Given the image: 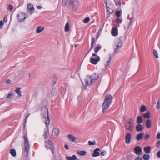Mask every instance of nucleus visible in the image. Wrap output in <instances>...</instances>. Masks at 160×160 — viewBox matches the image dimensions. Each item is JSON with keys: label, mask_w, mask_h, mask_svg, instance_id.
I'll use <instances>...</instances> for the list:
<instances>
[{"label": "nucleus", "mask_w": 160, "mask_h": 160, "mask_svg": "<svg viewBox=\"0 0 160 160\" xmlns=\"http://www.w3.org/2000/svg\"><path fill=\"white\" fill-rule=\"evenodd\" d=\"M42 115L43 117L45 118V122L47 128L44 129V134L43 136L44 137L45 139H46L49 133V128L48 126L49 125L50 121L48 116V110L46 106H44L41 108Z\"/></svg>", "instance_id": "1"}, {"label": "nucleus", "mask_w": 160, "mask_h": 160, "mask_svg": "<svg viewBox=\"0 0 160 160\" xmlns=\"http://www.w3.org/2000/svg\"><path fill=\"white\" fill-rule=\"evenodd\" d=\"M112 99L113 98L110 94H107L106 95L102 105L103 112H105L108 108L109 105L112 103Z\"/></svg>", "instance_id": "2"}, {"label": "nucleus", "mask_w": 160, "mask_h": 160, "mask_svg": "<svg viewBox=\"0 0 160 160\" xmlns=\"http://www.w3.org/2000/svg\"><path fill=\"white\" fill-rule=\"evenodd\" d=\"M23 138L24 140V146L25 147V150L23 154L25 157H27L28 156L30 147L27 134H24L23 136Z\"/></svg>", "instance_id": "3"}, {"label": "nucleus", "mask_w": 160, "mask_h": 160, "mask_svg": "<svg viewBox=\"0 0 160 160\" xmlns=\"http://www.w3.org/2000/svg\"><path fill=\"white\" fill-rule=\"evenodd\" d=\"M79 5L78 2L75 0H71L70 6L73 11H76Z\"/></svg>", "instance_id": "4"}, {"label": "nucleus", "mask_w": 160, "mask_h": 160, "mask_svg": "<svg viewBox=\"0 0 160 160\" xmlns=\"http://www.w3.org/2000/svg\"><path fill=\"white\" fill-rule=\"evenodd\" d=\"M21 14L22 16H24V18L23 19H22V18H19L20 14H18L17 15V19L19 22H23L28 17V14L24 12H21Z\"/></svg>", "instance_id": "5"}, {"label": "nucleus", "mask_w": 160, "mask_h": 160, "mask_svg": "<svg viewBox=\"0 0 160 160\" xmlns=\"http://www.w3.org/2000/svg\"><path fill=\"white\" fill-rule=\"evenodd\" d=\"M100 60V57L98 56H97V58L94 59L93 58L91 57L90 58V62L91 63L93 64H96Z\"/></svg>", "instance_id": "6"}, {"label": "nucleus", "mask_w": 160, "mask_h": 160, "mask_svg": "<svg viewBox=\"0 0 160 160\" xmlns=\"http://www.w3.org/2000/svg\"><path fill=\"white\" fill-rule=\"evenodd\" d=\"M135 153L138 155H140L142 152V148L139 146L136 147L134 149Z\"/></svg>", "instance_id": "7"}, {"label": "nucleus", "mask_w": 160, "mask_h": 160, "mask_svg": "<svg viewBox=\"0 0 160 160\" xmlns=\"http://www.w3.org/2000/svg\"><path fill=\"white\" fill-rule=\"evenodd\" d=\"M45 145L47 149H48L53 147L52 142L50 140H48L45 142Z\"/></svg>", "instance_id": "8"}, {"label": "nucleus", "mask_w": 160, "mask_h": 160, "mask_svg": "<svg viewBox=\"0 0 160 160\" xmlns=\"http://www.w3.org/2000/svg\"><path fill=\"white\" fill-rule=\"evenodd\" d=\"M85 82L86 84L88 85H91L92 83V79L90 76H87L85 79Z\"/></svg>", "instance_id": "9"}, {"label": "nucleus", "mask_w": 160, "mask_h": 160, "mask_svg": "<svg viewBox=\"0 0 160 160\" xmlns=\"http://www.w3.org/2000/svg\"><path fill=\"white\" fill-rule=\"evenodd\" d=\"M131 135L130 133H128L126 135L125 137V142L128 144H129L131 141Z\"/></svg>", "instance_id": "10"}, {"label": "nucleus", "mask_w": 160, "mask_h": 160, "mask_svg": "<svg viewBox=\"0 0 160 160\" xmlns=\"http://www.w3.org/2000/svg\"><path fill=\"white\" fill-rule=\"evenodd\" d=\"M100 151L99 148H98L95 149L93 151V152L92 154V155L93 157H96L99 156L100 152L99 151Z\"/></svg>", "instance_id": "11"}, {"label": "nucleus", "mask_w": 160, "mask_h": 160, "mask_svg": "<svg viewBox=\"0 0 160 160\" xmlns=\"http://www.w3.org/2000/svg\"><path fill=\"white\" fill-rule=\"evenodd\" d=\"M111 34L113 36H116L118 34V29L117 27H113L111 31Z\"/></svg>", "instance_id": "12"}, {"label": "nucleus", "mask_w": 160, "mask_h": 160, "mask_svg": "<svg viewBox=\"0 0 160 160\" xmlns=\"http://www.w3.org/2000/svg\"><path fill=\"white\" fill-rule=\"evenodd\" d=\"M68 138L70 141L73 142L76 139V138L73 134H69L67 136Z\"/></svg>", "instance_id": "13"}, {"label": "nucleus", "mask_w": 160, "mask_h": 160, "mask_svg": "<svg viewBox=\"0 0 160 160\" xmlns=\"http://www.w3.org/2000/svg\"><path fill=\"white\" fill-rule=\"evenodd\" d=\"M71 0H62V5L63 6H70Z\"/></svg>", "instance_id": "14"}, {"label": "nucleus", "mask_w": 160, "mask_h": 160, "mask_svg": "<svg viewBox=\"0 0 160 160\" xmlns=\"http://www.w3.org/2000/svg\"><path fill=\"white\" fill-rule=\"evenodd\" d=\"M125 128L128 130L130 131L131 132L133 131V130L134 126L129 125V124H126L125 125Z\"/></svg>", "instance_id": "15"}, {"label": "nucleus", "mask_w": 160, "mask_h": 160, "mask_svg": "<svg viewBox=\"0 0 160 160\" xmlns=\"http://www.w3.org/2000/svg\"><path fill=\"white\" fill-rule=\"evenodd\" d=\"M144 136V133L141 132L138 134L136 136V139L138 141L141 140Z\"/></svg>", "instance_id": "16"}, {"label": "nucleus", "mask_w": 160, "mask_h": 160, "mask_svg": "<svg viewBox=\"0 0 160 160\" xmlns=\"http://www.w3.org/2000/svg\"><path fill=\"white\" fill-rule=\"evenodd\" d=\"M111 59L112 56L111 54H109L108 57V60L106 61V63L104 64V65L106 67H108L110 64L111 61Z\"/></svg>", "instance_id": "17"}, {"label": "nucleus", "mask_w": 160, "mask_h": 160, "mask_svg": "<svg viewBox=\"0 0 160 160\" xmlns=\"http://www.w3.org/2000/svg\"><path fill=\"white\" fill-rule=\"evenodd\" d=\"M143 129L142 125L140 124H138L136 126V130L138 132L142 131Z\"/></svg>", "instance_id": "18"}, {"label": "nucleus", "mask_w": 160, "mask_h": 160, "mask_svg": "<svg viewBox=\"0 0 160 160\" xmlns=\"http://www.w3.org/2000/svg\"><path fill=\"white\" fill-rule=\"evenodd\" d=\"M21 88L16 87L15 90H14L16 93L18 95V96L20 97H21L22 96L21 91Z\"/></svg>", "instance_id": "19"}, {"label": "nucleus", "mask_w": 160, "mask_h": 160, "mask_svg": "<svg viewBox=\"0 0 160 160\" xmlns=\"http://www.w3.org/2000/svg\"><path fill=\"white\" fill-rule=\"evenodd\" d=\"M77 159V157L75 155H73L72 157L67 156L66 157V160H76Z\"/></svg>", "instance_id": "20"}, {"label": "nucleus", "mask_w": 160, "mask_h": 160, "mask_svg": "<svg viewBox=\"0 0 160 160\" xmlns=\"http://www.w3.org/2000/svg\"><path fill=\"white\" fill-rule=\"evenodd\" d=\"M44 28L42 26L38 27L36 30V32L38 33H39L43 31L44 30Z\"/></svg>", "instance_id": "21"}, {"label": "nucleus", "mask_w": 160, "mask_h": 160, "mask_svg": "<svg viewBox=\"0 0 160 160\" xmlns=\"http://www.w3.org/2000/svg\"><path fill=\"white\" fill-rule=\"evenodd\" d=\"M28 7H27L28 9L31 11H34L35 9L34 7H33V5L31 3H29L27 5Z\"/></svg>", "instance_id": "22"}, {"label": "nucleus", "mask_w": 160, "mask_h": 160, "mask_svg": "<svg viewBox=\"0 0 160 160\" xmlns=\"http://www.w3.org/2000/svg\"><path fill=\"white\" fill-rule=\"evenodd\" d=\"M151 147L150 146L145 147L144 148V151L145 153H149L150 152L151 150Z\"/></svg>", "instance_id": "23"}, {"label": "nucleus", "mask_w": 160, "mask_h": 160, "mask_svg": "<svg viewBox=\"0 0 160 160\" xmlns=\"http://www.w3.org/2000/svg\"><path fill=\"white\" fill-rule=\"evenodd\" d=\"M143 122V119L142 117L141 116H138L137 118V122L138 124H141Z\"/></svg>", "instance_id": "24"}, {"label": "nucleus", "mask_w": 160, "mask_h": 160, "mask_svg": "<svg viewBox=\"0 0 160 160\" xmlns=\"http://www.w3.org/2000/svg\"><path fill=\"white\" fill-rule=\"evenodd\" d=\"M90 77L92 80H96L98 78V76L96 73H93L91 76H90Z\"/></svg>", "instance_id": "25"}, {"label": "nucleus", "mask_w": 160, "mask_h": 160, "mask_svg": "<svg viewBox=\"0 0 160 160\" xmlns=\"http://www.w3.org/2000/svg\"><path fill=\"white\" fill-rule=\"evenodd\" d=\"M77 154L81 156H84L86 154V152L85 151L78 150L77 152Z\"/></svg>", "instance_id": "26"}, {"label": "nucleus", "mask_w": 160, "mask_h": 160, "mask_svg": "<svg viewBox=\"0 0 160 160\" xmlns=\"http://www.w3.org/2000/svg\"><path fill=\"white\" fill-rule=\"evenodd\" d=\"M146 125L148 128H150L151 127V122L149 119H148L146 120Z\"/></svg>", "instance_id": "27"}, {"label": "nucleus", "mask_w": 160, "mask_h": 160, "mask_svg": "<svg viewBox=\"0 0 160 160\" xmlns=\"http://www.w3.org/2000/svg\"><path fill=\"white\" fill-rule=\"evenodd\" d=\"M70 29V27L69 24L68 22H67L65 26L64 31L65 32H67L69 31Z\"/></svg>", "instance_id": "28"}, {"label": "nucleus", "mask_w": 160, "mask_h": 160, "mask_svg": "<svg viewBox=\"0 0 160 160\" xmlns=\"http://www.w3.org/2000/svg\"><path fill=\"white\" fill-rule=\"evenodd\" d=\"M127 124L134 126L133 120L132 118H130L129 120L127 122Z\"/></svg>", "instance_id": "29"}, {"label": "nucleus", "mask_w": 160, "mask_h": 160, "mask_svg": "<svg viewBox=\"0 0 160 160\" xmlns=\"http://www.w3.org/2000/svg\"><path fill=\"white\" fill-rule=\"evenodd\" d=\"M10 153L11 154L13 157L16 156V151L15 149H12L10 150Z\"/></svg>", "instance_id": "30"}, {"label": "nucleus", "mask_w": 160, "mask_h": 160, "mask_svg": "<svg viewBox=\"0 0 160 160\" xmlns=\"http://www.w3.org/2000/svg\"><path fill=\"white\" fill-rule=\"evenodd\" d=\"M102 48V46L100 45H98L94 49V52L95 53H97L99 50Z\"/></svg>", "instance_id": "31"}, {"label": "nucleus", "mask_w": 160, "mask_h": 160, "mask_svg": "<svg viewBox=\"0 0 160 160\" xmlns=\"http://www.w3.org/2000/svg\"><path fill=\"white\" fill-rule=\"evenodd\" d=\"M147 110V108L144 105H142L141 106V108L140 109V111L141 112H143Z\"/></svg>", "instance_id": "32"}, {"label": "nucleus", "mask_w": 160, "mask_h": 160, "mask_svg": "<svg viewBox=\"0 0 160 160\" xmlns=\"http://www.w3.org/2000/svg\"><path fill=\"white\" fill-rule=\"evenodd\" d=\"M150 156L147 154H144L143 156V158L144 160H149L150 159Z\"/></svg>", "instance_id": "33"}, {"label": "nucleus", "mask_w": 160, "mask_h": 160, "mask_svg": "<svg viewBox=\"0 0 160 160\" xmlns=\"http://www.w3.org/2000/svg\"><path fill=\"white\" fill-rule=\"evenodd\" d=\"M53 132H54L56 136L58 135L59 133V130L56 128H55L53 130Z\"/></svg>", "instance_id": "34"}, {"label": "nucleus", "mask_w": 160, "mask_h": 160, "mask_svg": "<svg viewBox=\"0 0 160 160\" xmlns=\"http://www.w3.org/2000/svg\"><path fill=\"white\" fill-rule=\"evenodd\" d=\"M120 47L121 46H118V45H117L116 47L114 48V52L115 53H117Z\"/></svg>", "instance_id": "35"}, {"label": "nucleus", "mask_w": 160, "mask_h": 160, "mask_svg": "<svg viewBox=\"0 0 160 160\" xmlns=\"http://www.w3.org/2000/svg\"><path fill=\"white\" fill-rule=\"evenodd\" d=\"M149 115L150 112H148L146 113L143 114V116L144 118H148L150 117Z\"/></svg>", "instance_id": "36"}, {"label": "nucleus", "mask_w": 160, "mask_h": 160, "mask_svg": "<svg viewBox=\"0 0 160 160\" xmlns=\"http://www.w3.org/2000/svg\"><path fill=\"white\" fill-rule=\"evenodd\" d=\"M106 8H107V9L109 13H112L113 12V11L112 9H111L108 6H107V2H106Z\"/></svg>", "instance_id": "37"}, {"label": "nucleus", "mask_w": 160, "mask_h": 160, "mask_svg": "<svg viewBox=\"0 0 160 160\" xmlns=\"http://www.w3.org/2000/svg\"><path fill=\"white\" fill-rule=\"evenodd\" d=\"M117 45H118V46L121 47L122 44V40L120 38L118 39L117 40Z\"/></svg>", "instance_id": "38"}, {"label": "nucleus", "mask_w": 160, "mask_h": 160, "mask_svg": "<svg viewBox=\"0 0 160 160\" xmlns=\"http://www.w3.org/2000/svg\"><path fill=\"white\" fill-rule=\"evenodd\" d=\"M153 52L154 56L157 58H158V54L157 53V50L155 49H154L153 50Z\"/></svg>", "instance_id": "39"}, {"label": "nucleus", "mask_w": 160, "mask_h": 160, "mask_svg": "<svg viewBox=\"0 0 160 160\" xmlns=\"http://www.w3.org/2000/svg\"><path fill=\"white\" fill-rule=\"evenodd\" d=\"M116 16L118 17H119L121 15V12L120 11H116L115 12Z\"/></svg>", "instance_id": "40"}, {"label": "nucleus", "mask_w": 160, "mask_h": 160, "mask_svg": "<svg viewBox=\"0 0 160 160\" xmlns=\"http://www.w3.org/2000/svg\"><path fill=\"white\" fill-rule=\"evenodd\" d=\"M57 93V91L56 89H53L52 90V94L53 96H55L56 95Z\"/></svg>", "instance_id": "41"}, {"label": "nucleus", "mask_w": 160, "mask_h": 160, "mask_svg": "<svg viewBox=\"0 0 160 160\" xmlns=\"http://www.w3.org/2000/svg\"><path fill=\"white\" fill-rule=\"evenodd\" d=\"M90 21V18L89 17H87L84 19L83 22L85 23H87L89 22Z\"/></svg>", "instance_id": "42"}, {"label": "nucleus", "mask_w": 160, "mask_h": 160, "mask_svg": "<svg viewBox=\"0 0 160 160\" xmlns=\"http://www.w3.org/2000/svg\"><path fill=\"white\" fill-rule=\"evenodd\" d=\"M116 22L117 24H120L122 23V20L121 19H119V18H118L116 19Z\"/></svg>", "instance_id": "43"}, {"label": "nucleus", "mask_w": 160, "mask_h": 160, "mask_svg": "<svg viewBox=\"0 0 160 160\" xmlns=\"http://www.w3.org/2000/svg\"><path fill=\"white\" fill-rule=\"evenodd\" d=\"M133 17H132V18H130V21L129 22V26H128V28H130V26L133 23Z\"/></svg>", "instance_id": "44"}, {"label": "nucleus", "mask_w": 160, "mask_h": 160, "mask_svg": "<svg viewBox=\"0 0 160 160\" xmlns=\"http://www.w3.org/2000/svg\"><path fill=\"white\" fill-rule=\"evenodd\" d=\"M150 135L149 134H146L145 135L143 139L145 141H147L148 139V138H150Z\"/></svg>", "instance_id": "45"}, {"label": "nucleus", "mask_w": 160, "mask_h": 160, "mask_svg": "<svg viewBox=\"0 0 160 160\" xmlns=\"http://www.w3.org/2000/svg\"><path fill=\"white\" fill-rule=\"evenodd\" d=\"M88 143L89 145H94L95 144L96 142L95 141L92 142L89 141L88 142Z\"/></svg>", "instance_id": "46"}, {"label": "nucleus", "mask_w": 160, "mask_h": 160, "mask_svg": "<svg viewBox=\"0 0 160 160\" xmlns=\"http://www.w3.org/2000/svg\"><path fill=\"white\" fill-rule=\"evenodd\" d=\"M14 93L13 92H11L8 94V95L7 98H11V97L14 95Z\"/></svg>", "instance_id": "47"}, {"label": "nucleus", "mask_w": 160, "mask_h": 160, "mask_svg": "<svg viewBox=\"0 0 160 160\" xmlns=\"http://www.w3.org/2000/svg\"><path fill=\"white\" fill-rule=\"evenodd\" d=\"M121 4L120 0L118 1L115 2V5L117 6H119V7H120L121 6Z\"/></svg>", "instance_id": "48"}, {"label": "nucleus", "mask_w": 160, "mask_h": 160, "mask_svg": "<svg viewBox=\"0 0 160 160\" xmlns=\"http://www.w3.org/2000/svg\"><path fill=\"white\" fill-rule=\"evenodd\" d=\"M156 108L157 109L160 108V99H159L158 101Z\"/></svg>", "instance_id": "49"}, {"label": "nucleus", "mask_w": 160, "mask_h": 160, "mask_svg": "<svg viewBox=\"0 0 160 160\" xmlns=\"http://www.w3.org/2000/svg\"><path fill=\"white\" fill-rule=\"evenodd\" d=\"M8 9L10 11H12L13 8V7L11 4H10L8 7Z\"/></svg>", "instance_id": "50"}, {"label": "nucleus", "mask_w": 160, "mask_h": 160, "mask_svg": "<svg viewBox=\"0 0 160 160\" xmlns=\"http://www.w3.org/2000/svg\"><path fill=\"white\" fill-rule=\"evenodd\" d=\"M106 152L105 150H102L101 153V155L102 156H105L106 154Z\"/></svg>", "instance_id": "51"}, {"label": "nucleus", "mask_w": 160, "mask_h": 160, "mask_svg": "<svg viewBox=\"0 0 160 160\" xmlns=\"http://www.w3.org/2000/svg\"><path fill=\"white\" fill-rule=\"evenodd\" d=\"M4 25V22L2 20L0 21V28L2 29V27Z\"/></svg>", "instance_id": "52"}, {"label": "nucleus", "mask_w": 160, "mask_h": 160, "mask_svg": "<svg viewBox=\"0 0 160 160\" xmlns=\"http://www.w3.org/2000/svg\"><path fill=\"white\" fill-rule=\"evenodd\" d=\"M7 17L6 16H5L4 17V18H3V22H7L8 19H7Z\"/></svg>", "instance_id": "53"}, {"label": "nucleus", "mask_w": 160, "mask_h": 160, "mask_svg": "<svg viewBox=\"0 0 160 160\" xmlns=\"http://www.w3.org/2000/svg\"><path fill=\"white\" fill-rule=\"evenodd\" d=\"M135 160H143V159L141 157L138 156L136 158Z\"/></svg>", "instance_id": "54"}, {"label": "nucleus", "mask_w": 160, "mask_h": 160, "mask_svg": "<svg viewBox=\"0 0 160 160\" xmlns=\"http://www.w3.org/2000/svg\"><path fill=\"white\" fill-rule=\"evenodd\" d=\"M95 41V39L94 38H92V41L91 44L93 45Z\"/></svg>", "instance_id": "55"}, {"label": "nucleus", "mask_w": 160, "mask_h": 160, "mask_svg": "<svg viewBox=\"0 0 160 160\" xmlns=\"http://www.w3.org/2000/svg\"><path fill=\"white\" fill-rule=\"evenodd\" d=\"M28 118V116H27L25 118V121H24V127H25V125L27 122V120Z\"/></svg>", "instance_id": "56"}, {"label": "nucleus", "mask_w": 160, "mask_h": 160, "mask_svg": "<svg viewBox=\"0 0 160 160\" xmlns=\"http://www.w3.org/2000/svg\"><path fill=\"white\" fill-rule=\"evenodd\" d=\"M157 155L158 158H160V151H158L157 152Z\"/></svg>", "instance_id": "57"}, {"label": "nucleus", "mask_w": 160, "mask_h": 160, "mask_svg": "<svg viewBox=\"0 0 160 160\" xmlns=\"http://www.w3.org/2000/svg\"><path fill=\"white\" fill-rule=\"evenodd\" d=\"M64 147H65V148L67 150H68L69 149V147H68V146L67 144H65L64 146Z\"/></svg>", "instance_id": "58"}, {"label": "nucleus", "mask_w": 160, "mask_h": 160, "mask_svg": "<svg viewBox=\"0 0 160 160\" xmlns=\"http://www.w3.org/2000/svg\"><path fill=\"white\" fill-rule=\"evenodd\" d=\"M50 149L52 151V153L53 154H54V147L51 148H50Z\"/></svg>", "instance_id": "59"}, {"label": "nucleus", "mask_w": 160, "mask_h": 160, "mask_svg": "<svg viewBox=\"0 0 160 160\" xmlns=\"http://www.w3.org/2000/svg\"><path fill=\"white\" fill-rule=\"evenodd\" d=\"M157 138L158 139H160V133H158L157 136Z\"/></svg>", "instance_id": "60"}, {"label": "nucleus", "mask_w": 160, "mask_h": 160, "mask_svg": "<svg viewBox=\"0 0 160 160\" xmlns=\"http://www.w3.org/2000/svg\"><path fill=\"white\" fill-rule=\"evenodd\" d=\"M6 83L10 84L11 83V81L9 79H8L7 80Z\"/></svg>", "instance_id": "61"}, {"label": "nucleus", "mask_w": 160, "mask_h": 160, "mask_svg": "<svg viewBox=\"0 0 160 160\" xmlns=\"http://www.w3.org/2000/svg\"><path fill=\"white\" fill-rule=\"evenodd\" d=\"M93 47H94L93 45L91 44V47L90 49H89V51H91L92 49L93 48Z\"/></svg>", "instance_id": "62"}, {"label": "nucleus", "mask_w": 160, "mask_h": 160, "mask_svg": "<svg viewBox=\"0 0 160 160\" xmlns=\"http://www.w3.org/2000/svg\"><path fill=\"white\" fill-rule=\"evenodd\" d=\"M38 9H40L42 8V7L40 6H38L37 7Z\"/></svg>", "instance_id": "63"}, {"label": "nucleus", "mask_w": 160, "mask_h": 160, "mask_svg": "<svg viewBox=\"0 0 160 160\" xmlns=\"http://www.w3.org/2000/svg\"><path fill=\"white\" fill-rule=\"evenodd\" d=\"M157 144L160 145V140H158L157 142Z\"/></svg>", "instance_id": "64"}]
</instances>
